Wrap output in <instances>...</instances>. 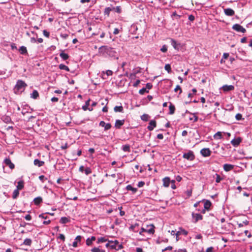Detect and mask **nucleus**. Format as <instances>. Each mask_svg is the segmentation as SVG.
Segmentation results:
<instances>
[{"instance_id": "nucleus-22", "label": "nucleus", "mask_w": 252, "mask_h": 252, "mask_svg": "<svg viewBox=\"0 0 252 252\" xmlns=\"http://www.w3.org/2000/svg\"><path fill=\"white\" fill-rule=\"evenodd\" d=\"M211 204V202L210 200H205L204 203V208H205V209H206L207 211L209 210Z\"/></svg>"}, {"instance_id": "nucleus-43", "label": "nucleus", "mask_w": 252, "mask_h": 252, "mask_svg": "<svg viewBox=\"0 0 252 252\" xmlns=\"http://www.w3.org/2000/svg\"><path fill=\"white\" fill-rule=\"evenodd\" d=\"M192 115V117L189 118V120L190 121H193V122H197L198 119V117L195 114H193Z\"/></svg>"}, {"instance_id": "nucleus-9", "label": "nucleus", "mask_w": 252, "mask_h": 252, "mask_svg": "<svg viewBox=\"0 0 252 252\" xmlns=\"http://www.w3.org/2000/svg\"><path fill=\"white\" fill-rule=\"evenodd\" d=\"M200 154L204 157H207L211 155V151L209 148H203L201 150Z\"/></svg>"}, {"instance_id": "nucleus-27", "label": "nucleus", "mask_w": 252, "mask_h": 252, "mask_svg": "<svg viewBox=\"0 0 252 252\" xmlns=\"http://www.w3.org/2000/svg\"><path fill=\"white\" fill-rule=\"evenodd\" d=\"M42 202V198L40 196H38L37 197H35L33 199V202L34 204L36 205H39L40 203H41Z\"/></svg>"}, {"instance_id": "nucleus-29", "label": "nucleus", "mask_w": 252, "mask_h": 252, "mask_svg": "<svg viewBox=\"0 0 252 252\" xmlns=\"http://www.w3.org/2000/svg\"><path fill=\"white\" fill-rule=\"evenodd\" d=\"M112 11H113V9L111 8V6L106 7L104 10V15H107V17H109L110 13Z\"/></svg>"}, {"instance_id": "nucleus-12", "label": "nucleus", "mask_w": 252, "mask_h": 252, "mask_svg": "<svg viewBox=\"0 0 252 252\" xmlns=\"http://www.w3.org/2000/svg\"><path fill=\"white\" fill-rule=\"evenodd\" d=\"M4 163L5 164V165L9 166V167L11 169H13L14 168L15 165L14 164L11 162L10 159L9 158H6L4 160Z\"/></svg>"}, {"instance_id": "nucleus-62", "label": "nucleus", "mask_w": 252, "mask_h": 252, "mask_svg": "<svg viewBox=\"0 0 252 252\" xmlns=\"http://www.w3.org/2000/svg\"><path fill=\"white\" fill-rule=\"evenodd\" d=\"M180 233L185 236H187L188 234V232L185 229H182Z\"/></svg>"}, {"instance_id": "nucleus-2", "label": "nucleus", "mask_w": 252, "mask_h": 252, "mask_svg": "<svg viewBox=\"0 0 252 252\" xmlns=\"http://www.w3.org/2000/svg\"><path fill=\"white\" fill-rule=\"evenodd\" d=\"M27 85L24 81L21 80H18L17 81L16 84L14 88L15 93H21L25 90V88L27 87Z\"/></svg>"}, {"instance_id": "nucleus-42", "label": "nucleus", "mask_w": 252, "mask_h": 252, "mask_svg": "<svg viewBox=\"0 0 252 252\" xmlns=\"http://www.w3.org/2000/svg\"><path fill=\"white\" fill-rule=\"evenodd\" d=\"M149 118V116L148 114H144L141 116V119L144 121H148Z\"/></svg>"}, {"instance_id": "nucleus-64", "label": "nucleus", "mask_w": 252, "mask_h": 252, "mask_svg": "<svg viewBox=\"0 0 252 252\" xmlns=\"http://www.w3.org/2000/svg\"><path fill=\"white\" fill-rule=\"evenodd\" d=\"M45 214H46V213L40 214L39 215V218L46 220L48 217L47 216H45Z\"/></svg>"}, {"instance_id": "nucleus-50", "label": "nucleus", "mask_w": 252, "mask_h": 252, "mask_svg": "<svg viewBox=\"0 0 252 252\" xmlns=\"http://www.w3.org/2000/svg\"><path fill=\"white\" fill-rule=\"evenodd\" d=\"M235 118L238 121H240V120H243L244 119L243 118H242V115L240 114V113H238L235 116Z\"/></svg>"}, {"instance_id": "nucleus-1", "label": "nucleus", "mask_w": 252, "mask_h": 252, "mask_svg": "<svg viewBox=\"0 0 252 252\" xmlns=\"http://www.w3.org/2000/svg\"><path fill=\"white\" fill-rule=\"evenodd\" d=\"M99 52L105 56L110 57H116V52L113 48L107 46H102L99 48Z\"/></svg>"}, {"instance_id": "nucleus-15", "label": "nucleus", "mask_w": 252, "mask_h": 252, "mask_svg": "<svg viewBox=\"0 0 252 252\" xmlns=\"http://www.w3.org/2000/svg\"><path fill=\"white\" fill-rule=\"evenodd\" d=\"M234 166L230 164H224L223 166V170L226 172H228L233 169Z\"/></svg>"}, {"instance_id": "nucleus-16", "label": "nucleus", "mask_w": 252, "mask_h": 252, "mask_svg": "<svg viewBox=\"0 0 252 252\" xmlns=\"http://www.w3.org/2000/svg\"><path fill=\"white\" fill-rule=\"evenodd\" d=\"M222 90L224 92H228L230 91H232L234 89V87L233 85H224L222 87Z\"/></svg>"}, {"instance_id": "nucleus-59", "label": "nucleus", "mask_w": 252, "mask_h": 252, "mask_svg": "<svg viewBox=\"0 0 252 252\" xmlns=\"http://www.w3.org/2000/svg\"><path fill=\"white\" fill-rule=\"evenodd\" d=\"M145 185V182H143V181H140L138 182V184H137V187L138 188H141L142 187H143Z\"/></svg>"}, {"instance_id": "nucleus-40", "label": "nucleus", "mask_w": 252, "mask_h": 252, "mask_svg": "<svg viewBox=\"0 0 252 252\" xmlns=\"http://www.w3.org/2000/svg\"><path fill=\"white\" fill-rule=\"evenodd\" d=\"M19 194V190L17 189H15L13 192V194H12V198L13 199H16L17 198V197L18 196Z\"/></svg>"}, {"instance_id": "nucleus-60", "label": "nucleus", "mask_w": 252, "mask_h": 252, "mask_svg": "<svg viewBox=\"0 0 252 252\" xmlns=\"http://www.w3.org/2000/svg\"><path fill=\"white\" fill-rule=\"evenodd\" d=\"M146 88L148 89V90L151 89L153 87V85L150 83H148L146 85Z\"/></svg>"}, {"instance_id": "nucleus-13", "label": "nucleus", "mask_w": 252, "mask_h": 252, "mask_svg": "<svg viewBox=\"0 0 252 252\" xmlns=\"http://www.w3.org/2000/svg\"><path fill=\"white\" fill-rule=\"evenodd\" d=\"M157 124L155 120H151L149 124V126L147 127V128L149 130L152 131L154 129L155 127H156Z\"/></svg>"}, {"instance_id": "nucleus-41", "label": "nucleus", "mask_w": 252, "mask_h": 252, "mask_svg": "<svg viewBox=\"0 0 252 252\" xmlns=\"http://www.w3.org/2000/svg\"><path fill=\"white\" fill-rule=\"evenodd\" d=\"M122 150L124 152H129L130 151V146L129 145H125L123 146Z\"/></svg>"}, {"instance_id": "nucleus-8", "label": "nucleus", "mask_w": 252, "mask_h": 252, "mask_svg": "<svg viewBox=\"0 0 252 252\" xmlns=\"http://www.w3.org/2000/svg\"><path fill=\"white\" fill-rule=\"evenodd\" d=\"M82 236L80 235L77 236L74 239V242L72 243V246L74 248L77 247L79 245H81V242L82 239Z\"/></svg>"}, {"instance_id": "nucleus-21", "label": "nucleus", "mask_w": 252, "mask_h": 252, "mask_svg": "<svg viewBox=\"0 0 252 252\" xmlns=\"http://www.w3.org/2000/svg\"><path fill=\"white\" fill-rule=\"evenodd\" d=\"M102 73L103 74L102 75V78L103 79H106L107 77H105V75L107 76H111L113 74V71L111 70H107L106 71L105 73L103 71Z\"/></svg>"}, {"instance_id": "nucleus-47", "label": "nucleus", "mask_w": 252, "mask_h": 252, "mask_svg": "<svg viewBox=\"0 0 252 252\" xmlns=\"http://www.w3.org/2000/svg\"><path fill=\"white\" fill-rule=\"evenodd\" d=\"M149 93V91L146 90V88H143L141 89H140L139 91V93L140 94H143L145 93Z\"/></svg>"}, {"instance_id": "nucleus-51", "label": "nucleus", "mask_w": 252, "mask_h": 252, "mask_svg": "<svg viewBox=\"0 0 252 252\" xmlns=\"http://www.w3.org/2000/svg\"><path fill=\"white\" fill-rule=\"evenodd\" d=\"M160 51L163 53H165L167 51V47L166 45H163L160 49Z\"/></svg>"}, {"instance_id": "nucleus-44", "label": "nucleus", "mask_w": 252, "mask_h": 252, "mask_svg": "<svg viewBox=\"0 0 252 252\" xmlns=\"http://www.w3.org/2000/svg\"><path fill=\"white\" fill-rule=\"evenodd\" d=\"M90 99H89L87 101H86L85 102V105L82 106V109L84 111H86L87 110H88V106L90 105Z\"/></svg>"}, {"instance_id": "nucleus-6", "label": "nucleus", "mask_w": 252, "mask_h": 252, "mask_svg": "<svg viewBox=\"0 0 252 252\" xmlns=\"http://www.w3.org/2000/svg\"><path fill=\"white\" fill-rule=\"evenodd\" d=\"M232 29L238 32H241L242 33H245L246 32V29L238 24H234L232 26Z\"/></svg>"}, {"instance_id": "nucleus-46", "label": "nucleus", "mask_w": 252, "mask_h": 252, "mask_svg": "<svg viewBox=\"0 0 252 252\" xmlns=\"http://www.w3.org/2000/svg\"><path fill=\"white\" fill-rule=\"evenodd\" d=\"M215 176H216V182L217 183H220L223 179L222 178H221L220 176V175H219L218 174H216Z\"/></svg>"}, {"instance_id": "nucleus-28", "label": "nucleus", "mask_w": 252, "mask_h": 252, "mask_svg": "<svg viewBox=\"0 0 252 252\" xmlns=\"http://www.w3.org/2000/svg\"><path fill=\"white\" fill-rule=\"evenodd\" d=\"M169 114L172 115L175 113V107L173 104H172L171 103H170V105L169 106Z\"/></svg>"}, {"instance_id": "nucleus-35", "label": "nucleus", "mask_w": 252, "mask_h": 252, "mask_svg": "<svg viewBox=\"0 0 252 252\" xmlns=\"http://www.w3.org/2000/svg\"><path fill=\"white\" fill-rule=\"evenodd\" d=\"M126 189L127 190L132 191L133 193H135L137 191V189L136 188H133L130 185H127L126 187Z\"/></svg>"}, {"instance_id": "nucleus-45", "label": "nucleus", "mask_w": 252, "mask_h": 252, "mask_svg": "<svg viewBox=\"0 0 252 252\" xmlns=\"http://www.w3.org/2000/svg\"><path fill=\"white\" fill-rule=\"evenodd\" d=\"M164 69L168 72V73H170L171 72V68L169 64H166L164 66Z\"/></svg>"}, {"instance_id": "nucleus-20", "label": "nucleus", "mask_w": 252, "mask_h": 252, "mask_svg": "<svg viewBox=\"0 0 252 252\" xmlns=\"http://www.w3.org/2000/svg\"><path fill=\"white\" fill-rule=\"evenodd\" d=\"M19 51L22 55H26L28 54L27 48L24 46H21L19 49Z\"/></svg>"}, {"instance_id": "nucleus-56", "label": "nucleus", "mask_w": 252, "mask_h": 252, "mask_svg": "<svg viewBox=\"0 0 252 252\" xmlns=\"http://www.w3.org/2000/svg\"><path fill=\"white\" fill-rule=\"evenodd\" d=\"M171 16L173 18H174V17H175L176 19H178L180 17V15H178L176 12H174L172 14Z\"/></svg>"}, {"instance_id": "nucleus-31", "label": "nucleus", "mask_w": 252, "mask_h": 252, "mask_svg": "<svg viewBox=\"0 0 252 252\" xmlns=\"http://www.w3.org/2000/svg\"><path fill=\"white\" fill-rule=\"evenodd\" d=\"M91 252H105L103 249H100V247H94L91 250Z\"/></svg>"}, {"instance_id": "nucleus-19", "label": "nucleus", "mask_w": 252, "mask_h": 252, "mask_svg": "<svg viewBox=\"0 0 252 252\" xmlns=\"http://www.w3.org/2000/svg\"><path fill=\"white\" fill-rule=\"evenodd\" d=\"M163 185L165 187H168L170 185V180L169 177H165L163 179Z\"/></svg>"}, {"instance_id": "nucleus-23", "label": "nucleus", "mask_w": 252, "mask_h": 252, "mask_svg": "<svg viewBox=\"0 0 252 252\" xmlns=\"http://www.w3.org/2000/svg\"><path fill=\"white\" fill-rule=\"evenodd\" d=\"M171 44L175 49H178L180 44L177 43L176 41L173 39H171Z\"/></svg>"}, {"instance_id": "nucleus-14", "label": "nucleus", "mask_w": 252, "mask_h": 252, "mask_svg": "<svg viewBox=\"0 0 252 252\" xmlns=\"http://www.w3.org/2000/svg\"><path fill=\"white\" fill-rule=\"evenodd\" d=\"M124 123L125 120H117L115 122V127L117 129H120Z\"/></svg>"}, {"instance_id": "nucleus-36", "label": "nucleus", "mask_w": 252, "mask_h": 252, "mask_svg": "<svg viewBox=\"0 0 252 252\" xmlns=\"http://www.w3.org/2000/svg\"><path fill=\"white\" fill-rule=\"evenodd\" d=\"M114 111L115 112H123V107L122 105L121 106H116L114 108Z\"/></svg>"}, {"instance_id": "nucleus-49", "label": "nucleus", "mask_w": 252, "mask_h": 252, "mask_svg": "<svg viewBox=\"0 0 252 252\" xmlns=\"http://www.w3.org/2000/svg\"><path fill=\"white\" fill-rule=\"evenodd\" d=\"M178 91H179V94H181L182 92V89L179 85H177L174 89V91L177 92Z\"/></svg>"}, {"instance_id": "nucleus-52", "label": "nucleus", "mask_w": 252, "mask_h": 252, "mask_svg": "<svg viewBox=\"0 0 252 252\" xmlns=\"http://www.w3.org/2000/svg\"><path fill=\"white\" fill-rule=\"evenodd\" d=\"M138 226V225L137 224H135V225H132L129 229L131 230H132L134 232H136L137 231V230L136 229V227Z\"/></svg>"}, {"instance_id": "nucleus-54", "label": "nucleus", "mask_w": 252, "mask_h": 252, "mask_svg": "<svg viewBox=\"0 0 252 252\" xmlns=\"http://www.w3.org/2000/svg\"><path fill=\"white\" fill-rule=\"evenodd\" d=\"M60 36L63 38V39H66L68 36V34L67 33H61V34H60Z\"/></svg>"}, {"instance_id": "nucleus-58", "label": "nucleus", "mask_w": 252, "mask_h": 252, "mask_svg": "<svg viewBox=\"0 0 252 252\" xmlns=\"http://www.w3.org/2000/svg\"><path fill=\"white\" fill-rule=\"evenodd\" d=\"M43 34L45 37L47 38H48L50 36L49 32H47L46 30H44L43 31Z\"/></svg>"}, {"instance_id": "nucleus-10", "label": "nucleus", "mask_w": 252, "mask_h": 252, "mask_svg": "<svg viewBox=\"0 0 252 252\" xmlns=\"http://www.w3.org/2000/svg\"><path fill=\"white\" fill-rule=\"evenodd\" d=\"M242 141V138L240 137H238L236 138L232 139L230 143L235 147H237L239 145Z\"/></svg>"}, {"instance_id": "nucleus-33", "label": "nucleus", "mask_w": 252, "mask_h": 252, "mask_svg": "<svg viewBox=\"0 0 252 252\" xmlns=\"http://www.w3.org/2000/svg\"><path fill=\"white\" fill-rule=\"evenodd\" d=\"M39 97V94L36 90H33L31 94V97L33 99H37Z\"/></svg>"}, {"instance_id": "nucleus-11", "label": "nucleus", "mask_w": 252, "mask_h": 252, "mask_svg": "<svg viewBox=\"0 0 252 252\" xmlns=\"http://www.w3.org/2000/svg\"><path fill=\"white\" fill-rule=\"evenodd\" d=\"M224 14L228 16H232L235 14L234 11L230 8L224 9Z\"/></svg>"}, {"instance_id": "nucleus-5", "label": "nucleus", "mask_w": 252, "mask_h": 252, "mask_svg": "<svg viewBox=\"0 0 252 252\" xmlns=\"http://www.w3.org/2000/svg\"><path fill=\"white\" fill-rule=\"evenodd\" d=\"M183 158L190 161H192L195 158V156L192 151H189L187 153H184L183 155Z\"/></svg>"}, {"instance_id": "nucleus-61", "label": "nucleus", "mask_w": 252, "mask_h": 252, "mask_svg": "<svg viewBox=\"0 0 252 252\" xmlns=\"http://www.w3.org/2000/svg\"><path fill=\"white\" fill-rule=\"evenodd\" d=\"M107 243H106V244L105 245V247L107 248H109L110 249H111V240H108L107 241Z\"/></svg>"}, {"instance_id": "nucleus-24", "label": "nucleus", "mask_w": 252, "mask_h": 252, "mask_svg": "<svg viewBox=\"0 0 252 252\" xmlns=\"http://www.w3.org/2000/svg\"><path fill=\"white\" fill-rule=\"evenodd\" d=\"M60 56L63 61H65L69 58L68 55L65 53L63 51H62L60 53Z\"/></svg>"}, {"instance_id": "nucleus-17", "label": "nucleus", "mask_w": 252, "mask_h": 252, "mask_svg": "<svg viewBox=\"0 0 252 252\" xmlns=\"http://www.w3.org/2000/svg\"><path fill=\"white\" fill-rule=\"evenodd\" d=\"M33 163L34 165L40 167L44 165V161L40 160L38 159H35L33 161Z\"/></svg>"}, {"instance_id": "nucleus-37", "label": "nucleus", "mask_w": 252, "mask_h": 252, "mask_svg": "<svg viewBox=\"0 0 252 252\" xmlns=\"http://www.w3.org/2000/svg\"><path fill=\"white\" fill-rule=\"evenodd\" d=\"M59 68L61 70H65L67 71H69L68 67L63 64H59Z\"/></svg>"}, {"instance_id": "nucleus-48", "label": "nucleus", "mask_w": 252, "mask_h": 252, "mask_svg": "<svg viewBox=\"0 0 252 252\" xmlns=\"http://www.w3.org/2000/svg\"><path fill=\"white\" fill-rule=\"evenodd\" d=\"M85 173L86 175H88L89 174H90L92 173V170L90 167H87L84 170Z\"/></svg>"}, {"instance_id": "nucleus-38", "label": "nucleus", "mask_w": 252, "mask_h": 252, "mask_svg": "<svg viewBox=\"0 0 252 252\" xmlns=\"http://www.w3.org/2000/svg\"><path fill=\"white\" fill-rule=\"evenodd\" d=\"M32 240L30 238H26L23 242V244L26 246H31L32 244Z\"/></svg>"}, {"instance_id": "nucleus-32", "label": "nucleus", "mask_w": 252, "mask_h": 252, "mask_svg": "<svg viewBox=\"0 0 252 252\" xmlns=\"http://www.w3.org/2000/svg\"><path fill=\"white\" fill-rule=\"evenodd\" d=\"M108 240L106 237H101L97 238V243L98 244L107 242Z\"/></svg>"}, {"instance_id": "nucleus-30", "label": "nucleus", "mask_w": 252, "mask_h": 252, "mask_svg": "<svg viewBox=\"0 0 252 252\" xmlns=\"http://www.w3.org/2000/svg\"><path fill=\"white\" fill-rule=\"evenodd\" d=\"M24 187V181L21 180L18 182L17 186H16V189L18 190H21L23 189Z\"/></svg>"}, {"instance_id": "nucleus-57", "label": "nucleus", "mask_w": 252, "mask_h": 252, "mask_svg": "<svg viewBox=\"0 0 252 252\" xmlns=\"http://www.w3.org/2000/svg\"><path fill=\"white\" fill-rule=\"evenodd\" d=\"M186 194L188 198H189L191 196L192 194V190H187L186 192Z\"/></svg>"}, {"instance_id": "nucleus-18", "label": "nucleus", "mask_w": 252, "mask_h": 252, "mask_svg": "<svg viewBox=\"0 0 252 252\" xmlns=\"http://www.w3.org/2000/svg\"><path fill=\"white\" fill-rule=\"evenodd\" d=\"M1 120L6 124L10 123L11 122V118L7 115H3L1 118Z\"/></svg>"}, {"instance_id": "nucleus-25", "label": "nucleus", "mask_w": 252, "mask_h": 252, "mask_svg": "<svg viewBox=\"0 0 252 252\" xmlns=\"http://www.w3.org/2000/svg\"><path fill=\"white\" fill-rule=\"evenodd\" d=\"M30 108V107L29 105H24L23 106L22 111H21L22 114L23 115H25L26 113L29 112V110Z\"/></svg>"}, {"instance_id": "nucleus-26", "label": "nucleus", "mask_w": 252, "mask_h": 252, "mask_svg": "<svg viewBox=\"0 0 252 252\" xmlns=\"http://www.w3.org/2000/svg\"><path fill=\"white\" fill-rule=\"evenodd\" d=\"M70 222V219L65 217H62L60 220V222L62 224H65Z\"/></svg>"}, {"instance_id": "nucleus-55", "label": "nucleus", "mask_w": 252, "mask_h": 252, "mask_svg": "<svg viewBox=\"0 0 252 252\" xmlns=\"http://www.w3.org/2000/svg\"><path fill=\"white\" fill-rule=\"evenodd\" d=\"M86 245L88 246H90L93 244V242L90 239V238H88L86 240Z\"/></svg>"}, {"instance_id": "nucleus-3", "label": "nucleus", "mask_w": 252, "mask_h": 252, "mask_svg": "<svg viewBox=\"0 0 252 252\" xmlns=\"http://www.w3.org/2000/svg\"><path fill=\"white\" fill-rule=\"evenodd\" d=\"M111 250H114L115 251H119L124 248L122 243H120L119 241L115 240L114 241L111 240Z\"/></svg>"}, {"instance_id": "nucleus-34", "label": "nucleus", "mask_w": 252, "mask_h": 252, "mask_svg": "<svg viewBox=\"0 0 252 252\" xmlns=\"http://www.w3.org/2000/svg\"><path fill=\"white\" fill-rule=\"evenodd\" d=\"M111 7L112 9H113V11H115L117 13H121L122 12V8L120 6L114 7L112 5H111Z\"/></svg>"}, {"instance_id": "nucleus-53", "label": "nucleus", "mask_w": 252, "mask_h": 252, "mask_svg": "<svg viewBox=\"0 0 252 252\" xmlns=\"http://www.w3.org/2000/svg\"><path fill=\"white\" fill-rule=\"evenodd\" d=\"M104 130H108V129H110V128H111V124H110V123L106 124L105 125V126H104Z\"/></svg>"}, {"instance_id": "nucleus-4", "label": "nucleus", "mask_w": 252, "mask_h": 252, "mask_svg": "<svg viewBox=\"0 0 252 252\" xmlns=\"http://www.w3.org/2000/svg\"><path fill=\"white\" fill-rule=\"evenodd\" d=\"M155 226L153 224H151L150 225H147V228H144L142 227L140 231L139 232V234L140 235H143V233H147L149 234H153L155 232Z\"/></svg>"}, {"instance_id": "nucleus-63", "label": "nucleus", "mask_w": 252, "mask_h": 252, "mask_svg": "<svg viewBox=\"0 0 252 252\" xmlns=\"http://www.w3.org/2000/svg\"><path fill=\"white\" fill-rule=\"evenodd\" d=\"M39 179L42 183H44L45 179H47L44 175L39 176Z\"/></svg>"}, {"instance_id": "nucleus-7", "label": "nucleus", "mask_w": 252, "mask_h": 252, "mask_svg": "<svg viewBox=\"0 0 252 252\" xmlns=\"http://www.w3.org/2000/svg\"><path fill=\"white\" fill-rule=\"evenodd\" d=\"M191 215L193 219L192 222L193 223H196L198 220L203 219V216L200 214L192 213Z\"/></svg>"}, {"instance_id": "nucleus-39", "label": "nucleus", "mask_w": 252, "mask_h": 252, "mask_svg": "<svg viewBox=\"0 0 252 252\" xmlns=\"http://www.w3.org/2000/svg\"><path fill=\"white\" fill-rule=\"evenodd\" d=\"M214 138L216 139H220L222 138L221 132L220 131L217 132L214 134Z\"/></svg>"}]
</instances>
